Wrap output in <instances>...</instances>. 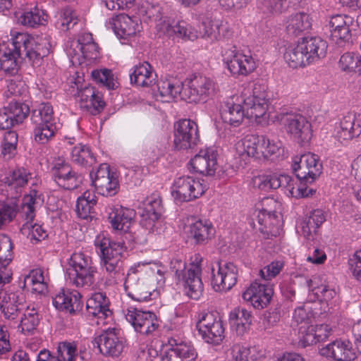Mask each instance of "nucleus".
I'll list each match as a JSON object with an SVG mask.
<instances>
[{
	"label": "nucleus",
	"mask_w": 361,
	"mask_h": 361,
	"mask_svg": "<svg viewBox=\"0 0 361 361\" xmlns=\"http://www.w3.org/2000/svg\"><path fill=\"white\" fill-rule=\"evenodd\" d=\"M292 169L300 181L312 183L322 173V164L318 155L307 152L294 158Z\"/></svg>",
	"instance_id": "4"
},
{
	"label": "nucleus",
	"mask_w": 361,
	"mask_h": 361,
	"mask_svg": "<svg viewBox=\"0 0 361 361\" xmlns=\"http://www.w3.org/2000/svg\"><path fill=\"white\" fill-rule=\"evenodd\" d=\"M218 320L213 313H203L196 324L199 334H205V331H208L209 328L216 324Z\"/></svg>",
	"instance_id": "61"
},
{
	"label": "nucleus",
	"mask_w": 361,
	"mask_h": 361,
	"mask_svg": "<svg viewBox=\"0 0 361 361\" xmlns=\"http://www.w3.org/2000/svg\"><path fill=\"white\" fill-rule=\"evenodd\" d=\"M281 318V313L277 307L271 308L263 314L262 327L264 331L270 332V330L276 325Z\"/></svg>",
	"instance_id": "53"
},
{
	"label": "nucleus",
	"mask_w": 361,
	"mask_h": 361,
	"mask_svg": "<svg viewBox=\"0 0 361 361\" xmlns=\"http://www.w3.org/2000/svg\"><path fill=\"white\" fill-rule=\"evenodd\" d=\"M32 221H27V222L23 224L20 229L22 233L25 234V231L27 230L29 231L28 237H30V240H35L39 242L45 239V238L47 237L46 231H44L40 225L36 224L32 225L31 224Z\"/></svg>",
	"instance_id": "51"
},
{
	"label": "nucleus",
	"mask_w": 361,
	"mask_h": 361,
	"mask_svg": "<svg viewBox=\"0 0 361 361\" xmlns=\"http://www.w3.org/2000/svg\"><path fill=\"white\" fill-rule=\"evenodd\" d=\"M206 190V185H203L200 180L183 176L175 180L171 195L176 203H182L199 198Z\"/></svg>",
	"instance_id": "8"
},
{
	"label": "nucleus",
	"mask_w": 361,
	"mask_h": 361,
	"mask_svg": "<svg viewBox=\"0 0 361 361\" xmlns=\"http://www.w3.org/2000/svg\"><path fill=\"white\" fill-rule=\"evenodd\" d=\"M183 85V99L188 103L204 102L214 90V83L209 78L194 75Z\"/></svg>",
	"instance_id": "6"
},
{
	"label": "nucleus",
	"mask_w": 361,
	"mask_h": 361,
	"mask_svg": "<svg viewBox=\"0 0 361 361\" xmlns=\"http://www.w3.org/2000/svg\"><path fill=\"white\" fill-rule=\"evenodd\" d=\"M29 173L24 168L13 169L5 178V185L7 192H11V198H18L22 192V188L27 185Z\"/></svg>",
	"instance_id": "25"
},
{
	"label": "nucleus",
	"mask_w": 361,
	"mask_h": 361,
	"mask_svg": "<svg viewBox=\"0 0 361 361\" xmlns=\"http://www.w3.org/2000/svg\"><path fill=\"white\" fill-rule=\"evenodd\" d=\"M355 24L354 18L350 16L337 14L331 16L328 24L331 40L340 47L352 44L351 30Z\"/></svg>",
	"instance_id": "9"
},
{
	"label": "nucleus",
	"mask_w": 361,
	"mask_h": 361,
	"mask_svg": "<svg viewBox=\"0 0 361 361\" xmlns=\"http://www.w3.org/2000/svg\"><path fill=\"white\" fill-rule=\"evenodd\" d=\"M300 43L295 46L288 47L284 53V59L290 67L296 68L309 65L310 63L305 56Z\"/></svg>",
	"instance_id": "36"
},
{
	"label": "nucleus",
	"mask_w": 361,
	"mask_h": 361,
	"mask_svg": "<svg viewBox=\"0 0 361 361\" xmlns=\"http://www.w3.org/2000/svg\"><path fill=\"white\" fill-rule=\"evenodd\" d=\"M115 34L120 38L126 39L139 31V24L126 14H120L112 19Z\"/></svg>",
	"instance_id": "29"
},
{
	"label": "nucleus",
	"mask_w": 361,
	"mask_h": 361,
	"mask_svg": "<svg viewBox=\"0 0 361 361\" xmlns=\"http://www.w3.org/2000/svg\"><path fill=\"white\" fill-rule=\"evenodd\" d=\"M319 353L335 361H353L357 357V351L348 340L336 339L320 348Z\"/></svg>",
	"instance_id": "15"
},
{
	"label": "nucleus",
	"mask_w": 361,
	"mask_h": 361,
	"mask_svg": "<svg viewBox=\"0 0 361 361\" xmlns=\"http://www.w3.org/2000/svg\"><path fill=\"white\" fill-rule=\"evenodd\" d=\"M200 142L197 124L190 119H181L174 124L173 145L177 150L195 147Z\"/></svg>",
	"instance_id": "7"
},
{
	"label": "nucleus",
	"mask_w": 361,
	"mask_h": 361,
	"mask_svg": "<svg viewBox=\"0 0 361 361\" xmlns=\"http://www.w3.org/2000/svg\"><path fill=\"white\" fill-rule=\"evenodd\" d=\"M298 42L310 63L326 56L328 44L321 37H302Z\"/></svg>",
	"instance_id": "21"
},
{
	"label": "nucleus",
	"mask_w": 361,
	"mask_h": 361,
	"mask_svg": "<svg viewBox=\"0 0 361 361\" xmlns=\"http://www.w3.org/2000/svg\"><path fill=\"white\" fill-rule=\"evenodd\" d=\"M361 135V115L348 114L341 121L336 137L340 141L350 140Z\"/></svg>",
	"instance_id": "22"
},
{
	"label": "nucleus",
	"mask_w": 361,
	"mask_h": 361,
	"mask_svg": "<svg viewBox=\"0 0 361 361\" xmlns=\"http://www.w3.org/2000/svg\"><path fill=\"white\" fill-rule=\"evenodd\" d=\"M13 245L11 239L6 234L0 235V284L10 282L11 276H2V269L10 264L13 259Z\"/></svg>",
	"instance_id": "33"
},
{
	"label": "nucleus",
	"mask_w": 361,
	"mask_h": 361,
	"mask_svg": "<svg viewBox=\"0 0 361 361\" xmlns=\"http://www.w3.org/2000/svg\"><path fill=\"white\" fill-rule=\"evenodd\" d=\"M96 272L90 257L81 252L73 253L66 269L67 280L76 287L90 286L94 283Z\"/></svg>",
	"instance_id": "3"
},
{
	"label": "nucleus",
	"mask_w": 361,
	"mask_h": 361,
	"mask_svg": "<svg viewBox=\"0 0 361 361\" xmlns=\"http://www.w3.org/2000/svg\"><path fill=\"white\" fill-rule=\"evenodd\" d=\"M158 91L162 97L175 98L180 94L183 99V85H174L170 81H162L157 85Z\"/></svg>",
	"instance_id": "49"
},
{
	"label": "nucleus",
	"mask_w": 361,
	"mask_h": 361,
	"mask_svg": "<svg viewBox=\"0 0 361 361\" xmlns=\"http://www.w3.org/2000/svg\"><path fill=\"white\" fill-rule=\"evenodd\" d=\"M94 344L99 352L105 356L118 357L123 352L124 345L120 336V331L115 328H109L94 339Z\"/></svg>",
	"instance_id": "12"
},
{
	"label": "nucleus",
	"mask_w": 361,
	"mask_h": 361,
	"mask_svg": "<svg viewBox=\"0 0 361 361\" xmlns=\"http://www.w3.org/2000/svg\"><path fill=\"white\" fill-rule=\"evenodd\" d=\"M51 173L57 184L66 190L75 189L82 182V176L64 161L56 163L51 169Z\"/></svg>",
	"instance_id": "16"
},
{
	"label": "nucleus",
	"mask_w": 361,
	"mask_h": 361,
	"mask_svg": "<svg viewBox=\"0 0 361 361\" xmlns=\"http://www.w3.org/2000/svg\"><path fill=\"white\" fill-rule=\"evenodd\" d=\"M80 299L81 295L79 292L63 290L53 299V305L59 310H66L73 314L82 310V302Z\"/></svg>",
	"instance_id": "19"
},
{
	"label": "nucleus",
	"mask_w": 361,
	"mask_h": 361,
	"mask_svg": "<svg viewBox=\"0 0 361 361\" xmlns=\"http://www.w3.org/2000/svg\"><path fill=\"white\" fill-rule=\"evenodd\" d=\"M224 329L222 322L219 319L216 324L205 331V334H200L202 338L209 343L219 344L224 338Z\"/></svg>",
	"instance_id": "46"
},
{
	"label": "nucleus",
	"mask_w": 361,
	"mask_h": 361,
	"mask_svg": "<svg viewBox=\"0 0 361 361\" xmlns=\"http://www.w3.org/2000/svg\"><path fill=\"white\" fill-rule=\"evenodd\" d=\"M127 295L133 300L142 302L150 300L151 291L143 281H140L135 275L128 274L124 283Z\"/></svg>",
	"instance_id": "27"
},
{
	"label": "nucleus",
	"mask_w": 361,
	"mask_h": 361,
	"mask_svg": "<svg viewBox=\"0 0 361 361\" xmlns=\"http://www.w3.org/2000/svg\"><path fill=\"white\" fill-rule=\"evenodd\" d=\"M266 86L255 83L250 90H245L241 95L242 104H226V108L221 113L224 123L231 126H239L244 117L259 118L263 117L268 109V94Z\"/></svg>",
	"instance_id": "2"
},
{
	"label": "nucleus",
	"mask_w": 361,
	"mask_h": 361,
	"mask_svg": "<svg viewBox=\"0 0 361 361\" xmlns=\"http://www.w3.org/2000/svg\"><path fill=\"white\" fill-rule=\"evenodd\" d=\"M252 314L243 307L235 308L229 314L230 324L235 326L238 335H244L250 328Z\"/></svg>",
	"instance_id": "31"
},
{
	"label": "nucleus",
	"mask_w": 361,
	"mask_h": 361,
	"mask_svg": "<svg viewBox=\"0 0 361 361\" xmlns=\"http://www.w3.org/2000/svg\"><path fill=\"white\" fill-rule=\"evenodd\" d=\"M276 119L288 126V132L300 145L308 142L312 137L311 124L300 114L281 111L277 113Z\"/></svg>",
	"instance_id": "5"
},
{
	"label": "nucleus",
	"mask_w": 361,
	"mask_h": 361,
	"mask_svg": "<svg viewBox=\"0 0 361 361\" xmlns=\"http://www.w3.org/2000/svg\"><path fill=\"white\" fill-rule=\"evenodd\" d=\"M78 19L71 8H65L60 13L56 25L63 31H67L77 25Z\"/></svg>",
	"instance_id": "45"
},
{
	"label": "nucleus",
	"mask_w": 361,
	"mask_h": 361,
	"mask_svg": "<svg viewBox=\"0 0 361 361\" xmlns=\"http://www.w3.org/2000/svg\"><path fill=\"white\" fill-rule=\"evenodd\" d=\"M311 27V18L307 13L301 12L290 16L287 21L286 30L290 37H298L308 32Z\"/></svg>",
	"instance_id": "28"
},
{
	"label": "nucleus",
	"mask_w": 361,
	"mask_h": 361,
	"mask_svg": "<svg viewBox=\"0 0 361 361\" xmlns=\"http://www.w3.org/2000/svg\"><path fill=\"white\" fill-rule=\"evenodd\" d=\"M149 312L150 311H144L141 308L135 307L133 310H128L126 318V320L132 324L135 331L140 333Z\"/></svg>",
	"instance_id": "43"
},
{
	"label": "nucleus",
	"mask_w": 361,
	"mask_h": 361,
	"mask_svg": "<svg viewBox=\"0 0 361 361\" xmlns=\"http://www.w3.org/2000/svg\"><path fill=\"white\" fill-rule=\"evenodd\" d=\"M51 45L47 38H34L27 33L17 32L11 42L0 44V70L6 74H18L20 64L27 58L32 66H40L50 52Z\"/></svg>",
	"instance_id": "1"
},
{
	"label": "nucleus",
	"mask_w": 361,
	"mask_h": 361,
	"mask_svg": "<svg viewBox=\"0 0 361 361\" xmlns=\"http://www.w3.org/2000/svg\"><path fill=\"white\" fill-rule=\"evenodd\" d=\"M273 295L272 284L255 281L243 293V298L244 300L250 302L255 308L263 309L270 303Z\"/></svg>",
	"instance_id": "14"
},
{
	"label": "nucleus",
	"mask_w": 361,
	"mask_h": 361,
	"mask_svg": "<svg viewBox=\"0 0 361 361\" xmlns=\"http://www.w3.org/2000/svg\"><path fill=\"white\" fill-rule=\"evenodd\" d=\"M272 186H274V189H277L280 187H283L287 188L290 193L293 195H294V180L293 178L288 175H277L274 174V179L272 182Z\"/></svg>",
	"instance_id": "58"
},
{
	"label": "nucleus",
	"mask_w": 361,
	"mask_h": 361,
	"mask_svg": "<svg viewBox=\"0 0 361 361\" xmlns=\"http://www.w3.org/2000/svg\"><path fill=\"white\" fill-rule=\"evenodd\" d=\"M92 77L95 82L102 84L109 90H114L117 87L114 74L109 69L94 70L92 72Z\"/></svg>",
	"instance_id": "47"
},
{
	"label": "nucleus",
	"mask_w": 361,
	"mask_h": 361,
	"mask_svg": "<svg viewBox=\"0 0 361 361\" xmlns=\"http://www.w3.org/2000/svg\"><path fill=\"white\" fill-rule=\"evenodd\" d=\"M156 27L159 35L185 39L187 23L178 21L176 23H170L168 20H161L157 24Z\"/></svg>",
	"instance_id": "35"
},
{
	"label": "nucleus",
	"mask_w": 361,
	"mask_h": 361,
	"mask_svg": "<svg viewBox=\"0 0 361 361\" xmlns=\"http://www.w3.org/2000/svg\"><path fill=\"white\" fill-rule=\"evenodd\" d=\"M109 299L102 293H96L86 302L87 316L106 319L111 317L112 311L109 307Z\"/></svg>",
	"instance_id": "20"
},
{
	"label": "nucleus",
	"mask_w": 361,
	"mask_h": 361,
	"mask_svg": "<svg viewBox=\"0 0 361 361\" xmlns=\"http://www.w3.org/2000/svg\"><path fill=\"white\" fill-rule=\"evenodd\" d=\"M172 349L178 357H180L183 361L184 359L195 360L197 356V353L195 348L186 343L180 342L179 345Z\"/></svg>",
	"instance_id": "54"
},
{
	"label": "nucleus",
	"mask_w": 361,
	"mask_h": 361,
	"mask_svg": "<svg viewBox=\"0 0 361 361\" xmlns=\"http://www.w3.org/2000/svg\"><path fill=\"white\" fill-rule=\"evenodd\" d=\"M193 169L201 174L214 176L217 169V153L214 149L200 150L190 160Z\"/></svg>",
	"instance_id": "17"
},
{
	"label": "nucleus",
	"mask_w": 361,
	"mask_h": 361,
	"mask_svg": "<svg viewBox=\"0 0 361 361\" xmlns=\"http://www.w3.org/2000/svg\"><path fill=\"white\" fill-rule=\"evenodd\" d=\"M257 220L259 227L258 230L267 238L276 236L279 233L280 220L276 212H268L263 209L258 212Z\"/></svg>",
	"instance_id": "24"
},
{
	"label": "nucleus",
	"mask_w": 361,
	"mask_h": 361,
	"mask_svg": "<svg viewBox=\"0 0 361 361\" xmlns=\"http://www.w3.org/2000/svg\"><path fill=\"white\" fill-rule=\"evenodd\" d=\"M263 357V351L255 346L250 348L242 347L237 352L235 361H262Z\"/></svg>",
	"instance_id": "48"
},
{
	"label": "nucleus",
	"mask_w": 361,
	"mask_h": 361,
	"mask_svg": "<svg viewBox=\"0 0 361 361\" xmlns=\"http://www.w3.org/2000/svg\"><path fill=\"white\" fill-rule=\"evenodd\" d=\"M223 56L227 69L235 77L247 75L256 68L253 58L237 51L234 46L226 50Z\"/></svg>",
	"instance_id": "11"
},
{
	"label": "nucleus",
	"mask_w": 361,
	"mask_h": 361,
	"mask_svg": "<svg viewBox=\"0 0 361 361\" xmlns=\"http://www.w3.org/2000/svg\"><path fill=\"white\" fill-rule=\"evenodd\" d=\"M8 300L5 305L1 306V308L6 319L14 320L21 314L24 308L23 298H20V295L12 293L8 295Z\"/></svg>",
	"instance_id": "39"
},
{
	"label": "nucleus",
	"mask_w": 361,
	"mask_h": 361,
	"mask_svg": "<svg viewBox=\"0 0 361 361\" xmlns=\"http://www.w3.org/2000/svg\"><path fill=\"white\" fill-rule=\"evenodd\" d=\"M71 160L81 166L92 165L96 161L91 149L86 145H80L73 147L71 152Z\"/></svg>",
	"instance_id": "41"
},
{
	"label": "nucleus",
	"mask_w": 361,
	"mask_h": 361,
	"mask_svg": "<svg viewBox=\"0 0 361 361\" xmlns=\"http://www.w3.org/2000/svg\"><path fill=\"white\" fill-rule=\"evenodd\" d=\"M77 97L80 98V108L87 109L92 115L102 112L106 105L102 96L92 86H85L78 90Z\"/></svg>",
	"instance_id": "18"
},
{
	"label": "nucleus",
	"mask_w": 361,
	"mask_h": 361,
	"mask_svg": "<svg viewBox=\"0 0 361 361\" xmlns=\"http://www.w3.org/2000/svg\"><path fill=\"white\" fill-rule=\"evenodd\" d=\"M18 23L25 26L35 27L39 25H43L47 21V15L43 10L38 8L37 6L30 11L23 12L18 18Z\"/></svg>",
	"instance_id": "37"
},
{
	"label": "nucleus",
	"mask_w": 361,
	"mask_h": 361,
	"mask_svg": "<svg viewBox=\"0 0 361 361\" xmlns=\"http://www.w3.org/2000/svg\"><path fill=\"white\" fill-rule=\"evenodd\" d=\"M163 207L160 199L150 200L140 214V224L149 232L155 231L156 224L159 221Z\"/></svg>",
	"instance_id": "26"
},
{
	"label": "nucleus",
	"mask_w": 361,
	"mask_h": 361,
	"mask_svg": "<svg viewBox=\"0 0 361 361\" xmlns=\"http://www.w3.org/2000/svg\"><path fill=\"white\" fill-rule=\"evenodd\" d=\"M281 147L282 145L281 142H275L274 140H270L269 138L266 137V144L264 149L263 158L273 159L274 158H271V157L279 156L281 154V152H283Z\"/></svg>",
	"instance_id": "60"
},
{
	"label": "nucleus",
	"mask_w": 361,
	"mask_h": 361,
	"mask_svg": "<svg viewBox=\"0 0 361 361\" xmlns=\"http://www.w3.org/2000/svg\"><path fill=\"white\" fill-rule=\"evenodd\" d=\"M92 185L99 194L106 197L116 195L118 189V180L113 174L99 180H93Z\"/></svg>",
	"instance_id": "40"
},
{
	"label": "nucleus",
	"mask_w": 361,
	"mask_h": 361,
	"mask_svg": "<svg viewBox=\"0 0 361 361\" xmlns=\"http://www.w3.org/2000/svg\"><path fill=\"white\" fill-rule=\"evenodd\" d=\"M358 56L350 52L343 54L339 61L341 68L345 71L357 73V60H358Z\"/></svg>",
	"instance_id": "56"
},
{
	"label": "nucleus",
	"mask_w": 361,
	"mask_h": 361,
	"mask_svg": "<svg viewBox=\"0 0 361 361\" xmlns=\"http://www.w3.org/2000/svg\"><path fill=\"white\" fill-rule=\"evenodd\" d=\"M37 197V191L34 190L31 191L30 195H25L24 197L23 206L27 209V211L25 212L27 221H33L35 218L34 205L36 202Z\"/></svg>",
	"instance_id": "62"
},
{
	"label": "nucleus",
	"mask_w": 361,
	"mask_h": 361,
	"mask_svg": "<svg viewBox=\"0 0 361 361\" xmlns=\"http://www.w3.org/2000/svg\"><path fill=\"white\" fill-rule=\"evenodd\" d=\"M76 346L71 343H60L57 348V355L62 361H75Z\"/></svg>",
	"instance_id": "57"
},
{
	"label": "nucleus",
	"mask_w": 361,
	"mask_h": 361,
	"mask_svg": "<svg viewBox=\"0 0 361 361\" xmlns=\"http://www.w3.org/2000/svg\"><path fill=\"white\" fill-rule=\"evenodd\" d=\"M317 343V338L314 335V325H301L299 327L298 346L306 348Z\"/></svg>",
	"instance_id": "50"
},
{
	"label": "nucleus",
	"mask_w": 361,
	"mask_h": 361,
	"mask_svg": "<svg viewBox=\"0 0 361 361\" xmlns=\"http://www.w3.org/2000/svg\"><path fill=\"white\" fill-rule=\"evenodd\" d=\"M136 212L134 209L119 207L114 208L109 213L108 220L114 230H123L127 232L134 221Z\"/></svg>",
	"instance_id": "23"
},
{
	"label": "nucleus",
	"mask_w": 361,
	"mask_h": 361,
	"mask_svg": "<svg viewBox=\"0 0 361 361\" xmlns=\"http://www.w3.org/2000/svg\"><path fill=\"white\" fill-rule=\"evenodd\" d=\"M214 229L210 223L197 221L190 226L188 237L196 245H204L214 235Z\"/></svg>",
	"instance_id": "32"
},
{
	"label": "nucleus",
	"mask_w": 361,
	"mask_h": 361,
	"mask_svg": "<svg viewBox=\"0 0 361 361\" xmlns=\"http://www.w3.org/2000/svg\"><path fill=\"white\" fill-rule=\"evenodd\" d=\"M265 144L266 137L264 135H247L243 140L245 152L256 159L263 157Z\"/></svg>",
	"instance_id": "34"
},
{
	"label": "nucleus",
	"mask_w": 361,
	"mask_h": 361,
	"mask_svg": "<svg viewBox=\"0 0 361 361\" xmlns=\"http://www.w3.org/2000/svg\"><path fill=\"white\" fill-rule=\"evenodd\" d=\"M39 314L34 308L25 312L20 319L21 331L32 333L39 325Z\"/></svg>",
	"instance_id": "44"
},
{
	"label": "nucleus",
	"mask_w": 361,
	"mask_h": 361,
	"mask_svg": "<svg viewBox=\"0 0 361 361\" xmlns=\"http://www.w3.org/2000/svg\"><path fill=\"white\" fill-rule=\"evenodd\" d=\"M202 261L201 255H195L191 267L185 271L183 274H181L179 269L176 270V275L178 279L182 276L187 295L193 300H198L203 291V283L200 278Z\"/></svg>",
	"instance_id": "10"
},
{
	"label": "nucleus",
	"mask_w": 361,
	"mask_h": 361,
	"mask_svg": "<svg viewBox=\"0 0 361 361\" xmlns=\"http://www.w3.org/2000/svg\"><path fill=\"white\" fill-rule=\"evenodd\" d=\"M217 268L215 274V268H212V286L215 291H226L230 290L237 282L238 269L231 262L224 263L219 262L216 263Z\"/></svg>",
	"instance_id": "13"
},
{
	"label": "nucleus",
	"mask_w": 361,
	"mask_h": 361,
	"mask_svg": "<svg viewBox=\"0 0 361 361\" xmlns=\"http://www.w3.org/2000/svg\"><path fill=\"white\" fill-rule=\"evenodd\" d=\"M6 109L17 125L22 123L30 112L27 104L17 101H11Z\"/></svg>",
	"instance_id": "42"
},
{
	"label": "nucleus",
	"mask_w": 361,
	"mask_h": 361,
	"mask_svg": "<svg viewBox=\"0 0 361 361\" xmlns=\"http://www.w3.org/2000/svg\"><path fill=\"white\" fill-rule=\"evenodd\" d=\"M348 263L353 275L361 282V250L354 254Z\"/></svg>",
	"instance_id": "64"
},
{
	"label": "nucleus",
	"mask_w": 361,
	"mask_h": 361,
	"mask_svg": "<svg viewBox=\"0 0 361 361\" xmlns=\"http://www.w3.org/2000/svg\"><path fill=\"white\" fill-rule=\"evenodd\" d=\"M283 262L281 261H273L260 270L261 277L267 281L276 277L283 267Z\"/></svg>",
	"instance_id": "55"
},
{
	"label": "nucleus",
	"mask_w": 361,
	"mask_h": 361,
	"mask_svg": "<svg viewBox=\"0 0 361 361\" xmlns=\"http://www.w3.org/2000/svg\"><path fill=\"white\" fill-rule=\"evenodd\" d=\"M122 242L112 241L109 238H103L98 245L100 250L101 259L114 258L115 254L118 256H124L126 247Z\"/></svg>",
	"instance_id": "38"
},
{
	"label": "nucleus",
	"mask_w": 361,
	"mask_h": 361,
	"mask_svg": "<svg viewBox=\"0 0 361 361\" xmlns=\"http://www.w3.org/2000/svg\"><path fill=\"white\" fill-rule=\"evenodd\" d=\"M123 259L124 256H118L115 254V257L113 259L107 257V259H101V264L107 272L116 275L123 270L124 265Z\"/></svg>",
	"instance_id": "52"
},
{
	"label": "nucleus",
	"mask_w": 361,
	"mask_h": 361,
	"mask_svg": "<svg viewBox=\"0 0 361 361\" xmlns=\"http://www.w3.org/2000/svg\"><path fill=\"white\" fill-rule=\"evenodd\" d=\"M148 314V317L144 322V325L140 331V334L145 336L152 334L159 326V324L156 314L151 311Z\"/></svg>",
	"instance_id": "63"
},
{
	"label": "nucleus",
	"mask_w": 361,
	"mask_h": 361,
	"mask_svg": "<svg viewBox=\"0 0 361 361\" xmlns=\"http://www.w3.org/2000/svg\"><path fill=\"white\" fill-rule=\"evenodd\" d=\"M209 25L205 23V20H204L201 23L200 25H199V30H197L187 23V30L185 33V39L194 41L199 37L206 38L207 35H208L207 29L209 27Z\"/></svg>",
	"instance_id": "59"
},
{
	"label": "nucleus",
	"mask_w": 361,
	"mask_h": 361,
	"mask_svg": "<svg viewBox=\"0 0 361 361\" xmlns=\"http://www.w3.org/2000/svg\"><path fill=\"white\" fill-rule=\"evenodd\" d=\"M156 74L148 62L135 66L133 72L130 75V83L139 87H149L155 82Z\"/></svg>",
	"instance_id": "30"
}]
</instances>
